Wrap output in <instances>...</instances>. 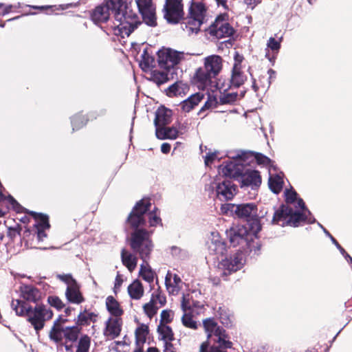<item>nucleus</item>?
I'll list each match as a JSON object with an SVG mask.
<instances>
[{"instance_id": "f257e3e1", "label": "nucleus", "mask_w": 352, "mask_h": 352, "mask_svg": "<svg viewBox=\"0 0 352 352\" xmlns=\"http://www.w3.org/2000/svg\"><path fill=\"white\" fill-rule=\"evenodd\" d=\"M114 13L113 34L122 38L129 36L140 23L137 15L129 10L122 0H108L104 4L96 8L91 14L95 23L106 22Z\"/></svg>"}, {"instance_id": "f03ea898", "label": "nucleus", "mask_w": 352, "mask_h": 352, "mask_svg": "<svg viewBox=\"0 0 352 352\" xmlns=\"http://www.w3.org/2000/svg\"><path fill=\"white\" fill-rule=\"evenodd\" d=\"M149 236V233L143 230H136L132 234L131 246L133 250L138 252L142 258L144 260V263L140 266V277L145 281L151 283L154 278V272L145 261L151 252L152 245Z\"/></svg>"}, {"instance_id": "7ed1b4c3", "label": "nucleus", "mask_w": 352, "mask_h": 352, "mask_svg": "<svg viewBox=\"0 0 352 352\" xmlns=\"http://www.w3.org/2000/svg\"><path fill=\"white\" fill-rule=\"evenodd\" d=\"M221 210L225 212L230 211L233 215L247 221L249 228L255 235L261 230L262 227L258 215V208L254 203L227 204L222 206Z\"/></svg>"}, {"instance_id": "20e7f679", "label": "nucleus", "mask_w": 352, "mask_h": 352, "mask_svg": "<svg viewBox=\"0 0 352 352\" xmlns=\"http://www.w3.org/2000/svg\"><path fill=\"white\" fill-rule=\"evenodd\" d=\"M307 221L305 212L294 210L290 206L282 204L274 213L272 223L281 226L298 227Z\"/></svg>"}, {"instance_id": "39448f33", "label": "nucleus", "mask_w": 352, "mask_h": 352, "mask_svg": "<svg viewBox=\"0 0 352 352\" xmlns=\"http://www.w3.org/2000/svg\"><path fill=\"white\" fill-rule=\"evenodd\" d=\"M208 33L217 39L232 36L236 30L229 23V15L224 12L217 16L207 29Z\"/></svg>"}, {"instance_id": "423d86ee", "label": "nucleus", "mask_w": 352, "mask_h": 352, "mask_svg": "<svg viewBox=\"0 0 352 352\" xmlns=\"http://www.w3.org/2000/svg\"><path fill=\"white\" fill-rule=\"evenodd\" d=\"M162 12L164 19L170 24H178L185 19L183 0H165Z\"/></svg>"}, {"instance_id": "0eeeda50", "label": "nucleus", "mask_w": 352, "mask_h": 352, "mask_svg": "<svg viewBox=\"0 0 352 352\" xmlns=\"http://www.w3.org/2000/svg\"><path fill=\"white\" fill-rule=\"evenodd\" d=\"M157 63L161 69L170 70L184 58V52L163 47L157 52Z\"/></svg>"}, {"instance_id": "6e6552de", "label": "nucleus", "mask_w": 352, "mask_h": 352, "mask_svg": "<svg viewBox=\"0 0 352 352\" xmlns=\"http://www.w3.org/2000/svg\"><path fill=\"white\" fill-rule=\"evenodd\" d=\"M52 316L53 313L50 308L38 305L28 312L27 319L38 333L44 327L45 322Z\"/></svg>"}, {"instance_id": "1a4fd4ad", "label": "nucleus", "mask_w": 352, "mask_h": 352, "mask_svg": "<svg viewBox=\"0 0 352 352\" xmlns=\"http://www.w3.org/2000/svg\"><path fill=\"white\" fill-rule=\"evenodd\" d=\"M207 8L202 2L192 1L188 12V16L185 19L187 20L186 23L191 30H199L203 24L206 17Z\"/></svg>"}, {"instance_id": "9d476101", "label": "nucleus", "mask_w": 352, "mask_h": 352, "mask_svg": "<svg viewBox=\"0 0 352 352\" xmlns=\"http://www.w3.org/2000/svg\"><path fill=\"white\" fill-rule=\"evenodd\" d=\"M57 277L67 285L65 296L69 302L78 305L84 301L79 285L70 274H58Z\"/></svg>"}, {"instance_id": "9b49d317", "label": "nucleus", "mask_w": 352, "mask_h": 352, "mask_svg": "<svg viewBox=\"0 0 352 352\" xmlns=\"http://www.w3.org/2000/svg\"><path fill=\"white\" fill-rule=\"evenodd\" d=\"M229 242L231 245L236 247L239 245L245 243L246 245H249V243L253 240V236L255 235L249 228L247 229L245 226H236L231 228L227 232Z\"/></svg>"}, {"instance_id": "f8f14e48", "label": "nucleus", "mask_w": 352, "mask_h": 352, "mask_svg": "<svg viewBox=\"0 0 352 352\" xmlns=\"http://www.w3.org/2000/svg\"><path fill=\"white\" fill-rule=\"evenodd\" d=\"M245 263L243 253L242 251H237L230 256L222 259L219 263V267L221 269L225 276L241 270Z\"/></svg>"}, {"instance_id": "ddd939ff", "label": "nucleus", "mask_w": 352, "mask_h": 352, "mask_svg": "<svg viewBox=\"0 0 352 352\" xmlns=\"http://www.w3.org/2000/svg\"><path fill=\"white\" fill-rule=\"evenodd\" d=\"M215 77L205 69L204 67H199L192 78V82L197 87L199 90L204 91L206 89H211L215 86Z\"/></svg>"}, {"instance_id": "4468645a", "label": "nucleus", "mask_w": 352, "mask_h": 352, "mask_svg": "<svg viewBox=\"0 0 352 352\" xmlns=\"http://www.w3.org/2000/svg\"><path fill=\"white\" fill-rule=\"evenodd\" d=\"M241 188L250 187L252 190H257L262 183L260 172L256 170L243 169L239 178Z\"/></svg>"}, {"instance_id": "2eb2a0df", "label": "nucleus", "mask_w": 352, "mask_h": 352, "mask_svg": "<svg viewBox=\"0 0 352 352\" xmlns=\"http://www.w3.org/2000/svg\"><path fill=\"white\" fill-rule=\"evenodd\" d=\"M150 206L151 203L148 199H142L138 202L128 218L129 223L134 228H138L142 224L144 221L143 215Z\"/></svg>"}, {"instance_id": "dca6fc26", "label": "nucleus", "mask_w": 352, "mask_h": 352, "mask_svg": "<svg viewBox=\"0 0 352 352\" xmlns=\"http://www.w3.org/2000/svg\"><path fill=\"white\" fill-rule=\"evenodd\" d=\"M217 197L221 201H228L233 199L238 192L236 184L230 179H225L219 183L216 187Z\"/></svg>"}, {"instance_id": "f3484780", "label": "nucleus", "mask_w": 352, "mask_h": 352, "mask_svg": "<svg viewBox=\"0 0 352 352\" xmlns=\"http://www.w3.org/2000/svg\"><path fill=\"white\" fill-rule=\"evenodd\" d=\"M190 91L189 85L183 80H177L166 87L162 92L168 98L184 97Z\"/></svg>"}, {"instance_id": "a211bd4d", "label": "nucleus", "mask_w": 352, "mask_h": 352, "mask_svg": "<svg viewBox=\"0 0 352 352\" xmlns=\"http://www.w3.org/2000/svg\"><path fill=\"white\" fill-rule=\"evenodd\" d=\"M181 309L183 311H192L199 315L204 309V305L195 300L190 294H184L181 299Z\"/></svg>"}, {"instance_id": "6ab92c4d", "label": "nucleus", "mask_w": 352, "mask_h": 352, "mask_svg": "<svg viewBox=\"0 0 352 352\" xmlns=\"http://www.w3.org/2000/svg\"><path fill=\"white\" fill-rule=\"evenodd\" d=\"M153 0H136L139 11L144 21L148 25H154V12L152 4Z\"/></svg>"}, {"instance_id": "aec40b11", "label": "nucleus", "mask_w": 352, "mask_h": 352, "mask_svg": "<svg viewBox=\"0 0 352 352\" xmlns=\"http://www.w3.org/2000/svg\"><path fill=\"white\" fill-rule=\"evenodd\" d=\"M202 67L216 78L223 68V58L219 55L208 56L204 58Z\"/></svg>"}, {"instance_id": "412c9836", "label": "nucleus", "mask_w": 352, "mask_h": 352, "mask_svg": "<svg viewBox=\"0 0 352 352\" xmlns=\"http://www.w3.org/2000/svg\"><path fill=\"white\" fill-rule=\"evenodd\" d=\"M122 320L120 317H110L105 322L104 335L108 339L117 338L121 331Z\"/></svg>"}, {"instance_id": "4be33fe9", "label": "nucleus", "mask_w": 352, "mask_h": 352, "mask_svg": "<svg viewBox=\"0 0 352 352\" xmlns=\"http://www.w3.org/2000/svg\"><path fill=\"white\" fill-rule=\"evenodd\" d=\"M154 58L149 55L148 50L145 49L142 54L140 67L144 73V76L149 80H154Z\"/></svg>"}, {"instance_id": "5701e85b", "label": "nucleus", "mask_w": 352, "mask_h": 352, "mask_svg": "<svg viewBox=\"0 0 352 352\" xmlns=\"http://www.w3.org/2000/svg\"><path fill=\"white\" fill-rule=\"evenodd\" d=\"M244 169L243 164H236L230 161L220 166L221 173L223 175L230 178L239 179Z\"/></svg>"}, {"instance_id": "b1692460", "label": "nucleus", "mask_w": 352, "mask_h": 352, "mask_svg": "<svg viewBox=\"0 0 352 352\" xmlns=\"http://www.w3.org/2000/svg\"><path fill=\"white\" fill-rule=\"evenodd\" d=\"M173 111L164 105L160 106L155 111V126H166L172 120Z\"/></svg>"}, {"instance_id": "393cba45", "label": "nucleus", "mask_w": 352, "mask_h": 352, "mask_svg": "<svg viewBox=\"0 0 352 352\" xmlns=\"http://www.w3.org/2000/svg\"><path fill=\"white\" fill-rule=\"evenodd\" d=\"M212 337H214V343H221L225 347L232 346V342L230 341L229 336L226 333V330L219 325L208 336V338Z\"/></svg>"}, {"instance_id": "a878e982", "label": "nucleus", "mask_w": 352, "mask_h": 352, "mask_svg": "<svg viewBox=\"0 0 352 352\" xmlns=\"http://www.w3.org/2000/svg\"><path fill=\"white\" fill-rule=\"evenodd\" d=\"M66 321V319H63L60 317L54 321V325L49 333L50 338L52 340L54 341L55 342H59L62 340L63 337H64L65 330V327H63V324Z\"/></svg>"}, {"instance_id": "bb28decb", "label": "nucleus", "mask_w": 352, "mask_h": 352, "mask_svg": "<svg viewBox=\"0 0 352 352\" xmlns=\"http://www.w3.org/2000/svg\"><path fill=\"white\" fill-rule=\"evenodd\" d=\"M165 284L169 294L173 295L178 294L181 289L182 280L177 274H173L168 272L165 278Z\"/></svg>"}, {"instance_id": "cd10ccee", "label": "nucleus", "mask_w": 352, "mask_h": 352, "mask_svg": "<svg viewBox=\"0 0 352 352\" xmlns=\"http://www.w3.org/2000/svg\"><path fill=\"white\" fill-rule=\"evenodd\" d=\"M247 77L242 71V69H237V67L232 68L231 76L229 79L228 88H239L244 84Z\"/></svg>"}, {"instance_id": "c85d7f7f", "label": "nucleus", "mask_w": 352, "mask_h": 352, "mask_svg": "<svg viewBox=\"0 0 352 352\" xmlns=\"http://www.w3.org/2000/svg\"><path fill=\"white\" fill-rule=\"evenodd\" d=\"M204 98V95L199 92L192 94L180 103L182 110L186 113L190 112L199 104Z\"/></svg>"}, {"instance_id": "c756f323", "label": "nucleus", "mask_w": 352, "mask_h": 352, "mask_svg": "<svg viewBox=\"0 0 352 352\" xmlns=\"http://www.w3.org/2000/svg\"><path fill=\"white\" fill-rule=\"evenodd\" d=\"M20 290L21 296L27 301L36 302L41 297L39 290L32 285H23Z\"/></svg>"}, {"instance_id": "7c9ffc66", "label": "nucleus", "mask_w": 352, "mask_h": 352, "mask_svg": "<svg viewBox=\"0 0 352 352\" xmlns=\"http://www.w3.org/2000/svg\"><path fill=\"white\" fill-rule=\"evenodd\" d=\"M179 135V131L175 127L166 126H158L155 129V136L160 140H175Z\"/></svg>"}, {"instance_id": "2f4dec72", "label": "nucleus", "mask_w": 352, "mask_h": 352, "mask_svg": "<svg viewBox=\"0 0 352 352\" xmlns=\"http://www.w3.org/2000/svg\"><path fill=\"white\" fill-rule=\"evenodd\" d=\"M35 219L39 221L38 225L37 238L38 241H43L46 237L45 230L49 228L50 224L48 223L47 217L42 214H37L32 212Z\"/></svg>"}, {"instance_id": "473e14b6", "label": "nucleus", "mask_w": 352, "mask_h": 352, "mask_svg": "<svg viewBox=\"0 0 352 352\" xmlns=\"http://www.w3.org/2000/svg\"><path fill=\"white\" fill-rule=\"evenodd\" d=\"M250 157H254L256 161V163L259 165L270 166L272 163V160L267 156L262 153L250 151L243 153L239 157L244 162Z\"/></svg>"}, {"instance_id": "72a5a7b5", "label": "nucleus", "mask_w": 352, "mask_h": 352, "mask_svg": "<svg viewBox=\"0 0 352 352\" xmlns=\"http://www.w3.org/2000/svg\"><path fill=\"white\" fill-rule=\"evenodd\" d=\"M159 338L166 343H170L175 340L174 333L168 325L159 324L157 329Z\"/></svg>"}, {"instance_id": "f704fd0d", "label": "nucleus", "mask_w": 352, "mask_h": 352, "mask_svg": "<svg viewBox=\"0 0 352 352\" xmlns=\"http://www.w3.org/2000/svg\"><path fill=\"white\" fill-rule=\"evenodd\" d=\"M121 258L123 265L130 271L133 272L137 266V258L135 256L123 249L121 252Z\"/></svg>"}, {"instance_id": "c9c22d12", "label": "nucleus", "mask_w": 352, "mask_h": 352, "mask_svg": "<svg viewBox=\"0 0 352 352\" xmlns=\"http://www.w3.org/2000/svg\"><path fill=\"white\" fill-rule=\"evenodd\" d=\"M170 70L156 71L155 70V85L162 90L164 89V85L173 79V74H169Z\"/></svg>"}, {"instance_id": "e433bc0d", "label": "nucleus", "mask_w": 352, "mask_h": 352, "mask_svg": "<svg viewBox=\"0 0 352 352\" xmlns=\"http://www.w3.org/2000/svg\"><path fill=\"white\" fill-rule=\"evenodd\" d=\"M106 306L109 312L113 316V317H120L123 314L120 304L113 296L107 297Z\"/></svg>"}, {"instance_id": "4c0bfd02", "label": "nucleus", "mask_w": 352, "mask_h": 352, "mask_svg": "<svg viewBox=\"0 0 352 352\" xmlns=\"http://www.w3.org/2000/svg\"><path fill=\"white\" fill-rule=\"evenodd\" d=\"M270 189L275 194H278L283 189V179L282 177L276 174L270 175L268 180Z\"/></svg>"}, {"instance_id": "58836bf2", "label": "nucleus", "mask_w": 352, "mask_h": 352, "mask_svg": "<svg viewBox=\"0 0 352 352\" xmlns=\"http://www.w3.org/2000/svg\"><path fill=\"white\" fill-rule=\"evenodd\" d=\"M128 293L133 299L138 300L142 296L144 289L141 283L139 280H134L128 287Z\"/></svg>"}, {"instance_id": "ea45409f", "label": "nucleus", "mask_w": 352, "mask_h": 352, "mask_svg": "<svg viewBox=\"0 0 352 352\" xmlns=\"http://www.w3.org/2000/svg\"><path fill=\"white\" fill-rule=\"evenodd\" d=\"M208 248L211 255H222L226 252V244L219 240H214L208 244Z\"/></svg>"}, {"instance_id": "a19ab883", "label": "nucleus", "mask_w": 352, "mask_h": 352, "mask_svg": "<svg viewBox=\"0 0 352 352\" xmlns=\"http://www.w3.org/2000/svg\"><path fill=\"white\" fill-rule=\"evenodd\" d=\"M267 46L273 52L274 54L271 56L270 55V53L267 52L266 53L265 56L271 63H272V64H274L275 62V59L276 58V54H278L280 48V41L276 40L273 37H270V39L268 40Z\"/></svg>"}, {"instance_id": "79ce46f5", "label": "nucleus", "mask_w": 352, "mask_h": 352, "mask_svg": "<svg viewBox=\"0 0 352 352\" xmlns=\"http://www.w3.org/2000/svg\"><path fill=\"white\" fill-rule=\"evenodd\" d=\"M12 307L15 311L16 314L20 316H28V312L31 310L30 306L20 300H12Z\"/></svg>"}, {"instance_id": "37998d69", "label": "nucleus", "mask_w": 352, "mask_h": 352, "mask_svg": "<svg viewBox=\"0 0 352 352\" xmlns=\"http://www.w3.org/2000/svg\"><path fill=\"white\" fill-rule=\"evenodd\" d=\"M209 343L208 341L201 343L199 352H227L228 349L231 347H225L221 343H214L208 349Z\"/></svg>"}, {"instance_id": "c03bdc74", "label": "nucleus", "mask_w": 352, "mask_h": 352, "mask_svg": "<svg viewBox=\"0 0 352 352\" xmlns=\"http://www.w3.org/2000/svg\"><path fill=\"white\" fill-rule=\"evenodd\" d=\"M229 88H225L223 93L221 94L219 100L220 104H232L236 101L238 94L236 92H228Z\"/></svg>"}, {"instance_id": "a18cd8bd", "label": "nucleus", "mask_w": 352, "mask_h": 352, "mask_svg": "<svg viewBox=\"0 0 352 352\" xmlns=\"http://www.w3.org/2000/svg\"><path fill=\"white\" fill-rule=\"evenodd\" d=\"M184 314L182 317V324L188 329L196 330L198 329V324L197 321L193 320L195 313L192 311H183Z\"/></svg>"}, {"instance_id": "49530a36", "label": "nucleus", "mask_w": 352, "mask_h": 352, "mask_svg": "<svg viewBox=\"0 0 352 352\" xmlns=\"http://www.w3.org/2000/svg\"><path fill=\"white\" fill-rule=\"evenodd\" d=\"M148 333V327L147 325L141 324L135 330L136 343L138 346L144 344L146 340Z\"/></svg>"}, {"instance_id": "de8ad7c7", "label": "nucleus", "mask_w": 352, "mask_h": 352, "mask_svg": "<svg viewBox=\"0 0 352 352\" xmlns=\"http://www.w3.org/2000/svg\"><path fill=\"white\" fill-rule=\"evenodd\" d=\"M80 330V328L77 326L65 327L64 330V337L70 342H75L78 339Z\"/></svg>"}, {"instance_id": "09e8293b", "label": "nucleus", "mask_w": 352, "mask_h": 352, "mask_svg": "<svg viewBox=\"0 0 352 352\" xmlns=\"http://www.w3.org/2000/svg\"><path fill=\"white\" fill-rule=\"evenodd\" d=\"M91 346V338L87 335H82L78 341L76 352H89Z\"/></svg>"}, {"instance_id": "8fccbe9b", "label": "nucleus", "mask_w": 352, "mask_h": 352, "mask_svg": "<svg viewBox=\"0 0 352 352\" xmlns=\"http://www.w3.org/2000/svg\"><path fill=\"white\" fill-rule=\"evenodd\" d=\"M218 323L213 318H206L203 320V327L208 336L212 333V331L217 328Z\"/></svg>"}, {"instance_id": "3c124183", "label": "nucleus", "mask_w": 352, "mask_h": 352, "mask_svg": "<svg viewBox=\"0 0 352 352\" xmlns=\"http://www.w3.org/2000/svg\"><path fill=\"white\" fill-rule=\"evenodd\" d=\"M217 313L219 314V320L223 325L229 326L231 324L232 321L230 316L224 308L219 307Z\"/></svg>"}, {"instance_id": "603ef678", "label": "nucleus", "mask_w": 352, "mask_h": 352, "mask_svg": "<svg viewBox=\"0 0 352 352\" xmlns=\"http://www.w3.org/2000/svg\"><path fill=\"white\" fill-rule=\"evenodd\" d=\"M173 320V313L170 309H164L160 315V321L159 324L167 325Z\"/></svg>"}, {"instance_id": "864d4df0", "label": "nucleus", "mask_w": 352, "mask_h": 352, "mask_svg": "<svg viewBox=\"0 0 352 352\" xmlns=\"http://www.w3.org/2000/svg\"><path fill=\"white\" fill-rule=\"evenodd\" d=\"M94 316V315L92 313L82 312L78 316L77 323L80 325L87 324L92 320Z\"/></svg>"}, {"instance_id": "5fc2aeb1", "label": "nucleus", "mask_w": 352, "mask_h": 352, "mask_svg": "<svg viewBox=\"0 0 352 352\" xmlns=\"http://www.w3.org/2000/svg\"><path fill=\"white\" fill-rule=\"evenodd\" d=\"M144 313L151 318L154 316V294H151L149 302L145 304L143 307Z\"/></svg>"}, {"instance_id": "6e6d98bb", "label": "nucleus", "mask_w": 352, "mask_h": 352, "mask_svg": "<svg viewBox=\"0 0 352 352\" xmlns=\"http://www.w3.org/2000/svg\"><path fill=\"white\" fill-rule=\"evenodd\" d=\"M47 301L52 307L58 310L63 309L65 306L63 301L57 296H49Z\"/></svg>"}, {"instance_id": "4d7b16f0", "label": "nucleus", "mask_w": 352, "mask_h": 352, "mask_svg": "<svg viewBox=\"0 0 352 352\" xmlns=\"http://www.w3.org/2000/svg\"><path fill=\"white\" fill-rule=\"evenodd\" d=\"M298 194L294 190H286L285 192V201L286 205L294 204L297 199Z\"/></svg>"}, {"instance_id": "13d9d810", "label": "nucleus", "mask_w": 352, "mask_h": 352, "mask_svg": "<svg viewBox=\"0 0 352 352\" xmlns=\"http://www.w3.org/2000/svg\"><path fill=\"white\" fill-rule=\"evenodd\" d=\"M327 233L329 235V236L331 237V239L333 243H334L336 245V246L340 250L341 254L343 256H344V257L346 258H348V261L350 262V258H352V257L345 251V250L340 245V244L338 242V241L329 232H327Z\"/></svg>"}, {"instance_id": "bf43d9fd", "label": "nucleus", "mask_w": 352, "mask_h": 352, "mask_svg": "<svg viewBox=\"0 0 352 352\" xmlns=\"http://www.w3.org/2000/svg\"><path fill=\"white\" fill-rule=\"evenodd\" d=\"M258 82L263 90H267L271 84V81L267 78L266 75H261L258 77Z\"/></svg>"}, {"instance_id": "052dcab7", "label": "nucleus", "mask_w": 352, "mask_h": 352, "mask_svg": "<svg viewBox=\"0 0 352 352\" xmlns=\"http://www.w3.org/2000/svg\"><path fill=\"white\" fill-rule=\"evenodd\" d=\"M72 124L73 130H75L82 126L85 124V122L81 116H76L72 119Z\"/></svg>"}, {"instance_id": "680f3d73", "label": "nucleus", "mask_w": 352, "mask_h": 352, "mask_svg": "<svg viewBox=\"0 0 352 352\" xmlns=\"http://www.w3.org/2000/svg\"><path fill=\"white\" fill-rule=\"evenodd\" d=\"M243 59H244V57L243 55H241L240 54H239V52H235L234 56V63L232 68L237 67V69L238 68L242 69L241 63H242Z\"/></svg>"}, {"instance_id": "e2e57ef3", "label": "nucleus", "mask_w": 352, "mask_h": 352, "mask_svg": "<svg viewBox=\"0 0 352 352\" xmlns=\"http://www.w3.org/2000/svg\"><path fill=\"white\" fill-rule=\"evenodd\" d=\"M216 157L217 155L215 153H208L205 157L206 165H209L210 164H212Z\"/></svg>"}, {"instance_id": "0e129e2a", "label": "nucleus", "mask_w": 352, "mask_h": 352, "mask_svg": "<svg viewBox=\"0 0 352 352\" xmlns=\"http://www.w3.org/2000/svg\"><path fill=\"white\" fill-rule=\"evenodd\" d=\"M262 0H243V3L247 5L248 8L254 9Z\"/></svg>"}, {"instance_id": "69168bd1", "label": "nucleus", "mask_w": 352, "mask_h": 352, "mask_svg": "<svg viewBox=\"0 0 352 352\" xmlns=\"http://www.w3.org/2000/svg\"><path fill=\"white\" fill-rule=\"evenodd\" d=\"M214 103V100L208 99L204 104V105L200 109L199 114H200L202 111L210 109Z\"/></svg>"}, {"instance_id": "338daca9", "label": "nucleus", "mask_w": 352, "mask_h": 352, "mask_svg": "<svg viewBox=\"0 0 352 352\" xmlns=\"http://www.w3.org/2000/svg\"><path fill=\"white\" fill-rule=\"evenodd\" d=\"M159 302L160 306H163L166 302V298L164 296H161L160 294H155V305Z\"/></svg>"}, {"instance_id": "774afa93", "label": "nucleus", "mask_w": 352, "mask_h": 352, "mask_svg": "<svg viewBox=\"0 0 352 352\" xmlns=\"http://www.w3.org/2000/svg\"><path fill=\"white\" fill-rule=\"evenodd\" d=\"M171 146L168 142H164L161 146V151L164 154H168L170 151Z\"/></svg>"}]
</instances>
